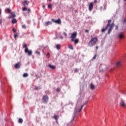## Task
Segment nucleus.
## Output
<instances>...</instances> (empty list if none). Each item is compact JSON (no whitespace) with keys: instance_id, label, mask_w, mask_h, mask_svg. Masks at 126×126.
Wrapping results in <instances>:
<instances>
[{"instance_id":"1","label":"nucleus","mask_w":126,"mask_h":126,"mask_svg":"<svg viewBox=\"0 0 126 126\" xmlns=\"http://www.w3.org/2000/svg\"><path fill=\"white\" fill-rule=\"evenodd\" d=\"M97 42H98V38L96 37H92L91 40L89 42V47H94V46L96 45V43H97Z\"/></svg>"},{"instance_id":"2","label":"nucleus","mask_w":126,"mask_h":126,"mask_svg":"<svg viewBox=\"0 0 126 126\" xmlns=\"http://www.w3.org/2000/svg\"><path fill=\"white\" fill-rule=\"evenodd\" d=\"M111 22H112V20H109L108 24H109V29L108 32V34H110L111 33V32H112V30H113V29L114 28V27L115 26V24H114L113 23L111 25H110V23Z\"/></svg>"},{"instance_id":"3","label":"nucleus","mask_w":126,"mask_h":126,"mask_svg":"<svg viewBox=\"0 0 126 126\" xmlns=\"http://www.w3.org/2000/svg\"><path fill=\"white\" fill-rule=\"evenodd\" d=\"M25 54H28V56H32V50H29V49L26 48L25 49Z\"/></svg>"},{"instance_id":"4","label":"nucleus","mask_w":126,"mask_h":126,"mask_svg":"<svg viewBox=\"0 0 126 126\" xmlns=\"http://www.w3.org/2000/svg\"><path fill=\"white\" fill-rule=\"evenodd\" d=\"M117 36L118 39H124L125 38V34L123 32H120L117 34Z\"/></svg>"},{"instance_id":"5","label":"nucleus","mask_w":126,"mask_h":126,"mask_svg":"<svg viewBox=\"0 0 126 126\" xmlns=\"http://www.w3.org/2000/svg\"><path fill=\"white\" fill-rule=\"evenodd\" d=\"M120 105L121 107H123L124 108H126V101H125L124 99H121Z\"/></svg>"},{"instance_id":"6","label":"nucleus","mask_w":126,"mask_h":126,"mask_svg":"<svg viewBox=\"0 0 126 126\" xmlns=\"http://www.w3.org/2000/svg\"><path fill=\"white\" fill-rule=\"evenodd\" d=\"M77 36V32H74L71 34V36L70 38H71V39H75V38H76Z\"/></svg>"},{"instance_id":"7","label":"nucleus","mask_w":126,"mask_h":126,"mask_svg":"<svg viewBox=\"0 0 126 126\" xmlns=\"http://www.w3.org/2000/svg\"><path fill=\"white\" fill-rule=\"evenodd\" d=\"M52 23L51 21L44 22L43 25L44 26L47 27L48 25H52Z\"/></svg>"},{"instance_id":"8","label":"nucleus","mask_w":126,"mask_h":126,"mask_svg":"<svg viewBox=\"0 0 126 126\" xmlns=\"http://www.w3.org/2000/svg\"><path fill=\"white\" fill-rule=\"evenodd\" d=\"M52 21H53V22H54L55 23H57V24H61V23H62V21L60 19L57 20L52 19Z\"/></svg>"},{"instance_id":"9","label":"nucleus","mask_w":126,"mask_h":126,"mask_svg":"<svg viewBox=\"0 0 126 126\" xmlns=\"http://www.w3.org/2000/svg\"><path fill=\"white\" fill-rule=\"evenodd\" d=\"M43 100L44 101V103H47L48 102V100H49V98L47 95H44L43 97Z\"/></svg>"},{"instance_id":"10","label":"nucleus","mask_w":126,"mask_h":126,"mask_svg":"<svg viewBox=\"0 0 126 126\" xmlns=\"http://www.w3.org/2000/svg\"><path fill=\"white\" fill-rule=\"evenodd\" d=\"M92 9H93V2L90 3L89 6V10L91 11Z\"/></svg>"},{"instance_id":"11","label":"nucleus","mask_w":126,"mask_h":126,"mask_svg":"<svg viewBox=\"0 0 126 126\" xmlns=\"http://www.w3.org/2000/svg\"><path fill=\"white\" fill-rule=\"evenodd\" d=\"M83 107H84V105H82L80 109H78V108H76L75 109V113H77L78 112H81V110H82V108H83Z\"/></svg>"},{"instance_id":"12","label":"nucleus","mask_w":126,"mask_h":126,"mask_svg":"<svg viewBox=\"0 0 126 126\" xmlns=\"http://www.w3.org/2000/svg\"><path fill=\"white\" fill-rule=\"evenodd\" d=\"M71 42H74V44H78V42H79V40L78 39H71Z\"/></svg>"},{"instance_id":"13","label":"nucleus","mask_w":126,"mask_h":126,"mask_svg":"<svg viewBox=\"0 0 126 126\" xmlns=\"http://www.w3.org/2000/svg\"><path fill=\"white\" fill-rule=\"evenodd\" d=\"M23 5H24V6H26L27 5L29 4V1L27 0H25L23 3Z\"/></svg>"},{"instance_id":"14","label":"nucleus","mask_w":126,"mask_h":126,"mask_svg":"<svg viewBox=\"0 0 126 126\" xmlns=\"http://www.w3.org/2000/svg\"><path fill=\"white\" fill-rule=\"evenodd\" d=\"M108 27H109V24H107V25L106 26V27H105V29H102L101 30V32H105V31H106V30H107V29H108Z\"/></svg>"},{"instance_id":"15","label":"nucleus","mask_w":126,"mask_h":126,"mask_svg":"<svg viewBox=\"0 0 126 126\" xmlns=\"http://www.w3.org/2000/svg\"><path fill=\"white\" fill-rule=\"evenodd\" d=\"M15 67L16 68H20V63H16Z\"/></svg>"},{"instance_id":"16","label":"nucleus","mask_w":126,"mask_h":126,"mask_svg":"<svg viewBox=\"0 0 126 126\" xmlns=\"http://www.w3.org/2000/svg\"><path fill=\"white\" fill-rule=\"evenodd\" d=\"M49 67L51 68V69H55V68H56V66L53 65L52 64H49Z\"/></svg>"},{"instance_id":"17","label":"nucleus","mask_w":126,"mask_h":126,"mask_svg":"<svg viewBox=\"0 0 126 126\" xmlns=\"http://www.w3.org/2000/svg\"><path fill=\"white\" fill-rule=\"evenodd\" d=\"M121 63L120 62H118L116 63V65L117 67H119V66H121Z\"/></svg>"},{"instance_id":"18","label":"nucleus","mask_w":126,"mask_h":126,"mask_svg":"<svg viewBox=\"0 0 126 126\" xmlns=\"http://www.w3.org/2000/svg\"><path fill=\"white\" fill-rule=\"evenodd\" d=\"M56 48L57 50H60L61 49V45L60 44H57L56 46Z\"/></svg>"},{"instance_id":"19","label":"nucleus","mask_w":126,"mask_h":126,"mask_svg":"<svg viewBox=\"0 0 126 126\" xmlns=\"http://www.w3.org/2000/svg\"><path fill=\"white\" fill-rule=\"evenodd\" d=\"M68 48L69 49H70V50H73V47L71 44H69L68 45Z\"/></svg>"},{"instance_id":"20","label":"nucleus","mask_w":126,"mask_h":126,"mask_svg":"<svg viewBox=\"0 0 126 126\" xmlns=\"http://www.w3.org/2000/svg\"><path fill=\"white\" fill-rule=\"evenodd\" d=\"M94 88H95V86L93 84H91V89L93 90V89H94Z\"/></svg>"},{"instance_id":"21","label":"nucleus","mask_w":126,"mask_h":126,"mask_svg":"<svg viewBox=\"0 0 126 126\" xmlns=\"http://www.w3.org/2000/svg\"><path fill=\"white\" fill-rule=\"evenodd\" d=\"M11 17H15V14L14 13H12L11 16L9 17V18H11Z\"/></svg>"},{"instance_id":"22","label":"nucleus","mask_w":126,"mask_h":126,"mask_svg":"<svg viewBox=\"0 0 126 126\" xmlns=\"http://www.w3.org/2000/svg\"><path fill=\"white\" fill-rule=\"evenodd\" d=\"M18 122H19L20 124H22V123L23 122V120H22V119L20 118V119H19Z\"/></svg>"},{"instance_id":"23","label":"nucleus","mask_w":126,"mask_h":126,"mask_svg":"<svg viewBox=\"0 0 126 126\" xmlns=\"http://www.w3.org/2000/svg\"><path fill=\"white\" fill-rule=\"evenodd\" d=\"M12 23L14 24V23H16V19L13 18L12 21Z\"/></svg>"},{"instance_id":"24","label":"nucleus","mask_w":126,"mask_h":126,"mask_svg":"<svg viewBox=\"0 0 126 126\" xmlns=\"http://www.w3.org/2000/svg\"><path fill=\"white\" fill-rule=\"evenodd\" d=\"M54 118L55 120H58V119H59V115H54Z\"/></svg>"},{"instance_id":"25","label":"nucleus","mask_w":126,"mask_h":126,"mask_svg":"<svg viewBox=\"0 0 126 126\" xmlns=\"http://www.w3.org/2000/svg\"><path fill=\"white\" fill-rule=\"evenodd\" d=\"M22 10H23V11H26V10H27V7H26L25 6L23 7Z\"/></svg>"},{"instance_id":"26","label":"nucleus","mask_w":126,"mask_h":126,"mask_svg":"<svg viewBox=\"0 0 126 126\" xmlns=\"http://www.w3.org/2000/svg\"><path fill=\"white\" fill-rule=\"evenodd\" d=\"M23 77H27L28 76V74L25 73L23 75Z\"/></svg>"},{"instance_id":"27","label":"nucleus","mask_w":126,"mask_h":126,"mask_svg":"<svg viewBox=\"0 0 126 126\" xmlns=\"http://www.w3.org/2000/svg\"><path fill=\"white\" fill-rule=\"evenodd\" d=\"M52 6H53V4H49L48 5V8H51Z\"/></svg>"},{"instance_id":"28","label":"nucleus","mask_w":126,"mask_h":126,"mask_svg":"<svg viewBox=\"0 0 126 126\" xmlns=\"http://www.w3.org/2000/svg\"><path fill=\"white\" fill-rule=\"evenodd\" d=\"M23 48H25V49H28V48H27V44H24V45H23Z\"/></svg>"},{"instance_id":"29","label":"nucleus","mask_w":126,"mask_h":126,"mask_svg":"<svg viewBox=\"0 0 126 126\" xmlns=\"http://www.w3.org/2000/svg\"><path fill=\"white\" fill-rule=\"evenodd\" d=\"M22 28H24V29H26V25H23L22 26Z\"/></svg>"},{"instance_id":"30","label":"nucleus","mask_w":126,"mask_h":126,"mask_svg":"<svg viewBox=\"0 0 126 126\" xmlns=\"http://www.w3.org/2000/svg\"><path fill=\"white\" fill-rule=\"evenodd\" d=\"M63 35H64L65 37H66L67 36V33L66 32H63Z\"/></svg>"},{"instance_id":"31","label":"nucleus","mask_w":126,"mask_h":126,"mask_svg":"<svg viewBox=\"0 0 126 126\" xmlns=\"http://www.w3.org/2000/svg\"><path fill=\"white\" fill-rule=\"evenodd\" d=\"M78 71H79V69L77 68L75 69V72H78Z\"/></svg>"},{"instance_id":"32","label":"nucleus","mask_w":126,"mask_h":126,"mask_svg":"<svg viewBox=\"0 0 126 126\" xmlns=\"http://www.w3.org/2000/svg\"><path fill=\"white\" fill-rule=\"evenodd\" d=\"M96 58H97V55H95L94 57H93V59L94 60H96Z\"/></svg>"},{"instance_id":"33","label":"nucleus","mask_w":126,"mask_h":126,"mask_svg":"<svg viewBox=\"0 0 126 126\" xmlns=\"http://www.w3.org/2000/svg\"><path fill=\"white\" fill-rule=\"evenodd\" d=\"M123 23L125 24H126V18H125L124 20H123Z\"/></svg>"},{"instance_id":"34","label":"nucleus","mask_w":126,"mask_h":126,"mask_svg":"<svg viewBox=\"0 0 126 126\" xmlns=\"http://www.w3.org/2000/svg\"><path fill=\"white\" fill-rule=\"evenodd\" d=\"M56 91H57V92H60V91H61V89H60V88H57Z\"/></svg>"},{"instance_id":"35","label":"nucleus","mask_w":126,"mask_h":126,"mask_svg":"<svg viewBox=\"0 0 126 126\" xmlns=\"http://www.w3.org/2000/svg\"><path fill=\"white\" fill-rule=\"evenodd\" d=\"M46 57L47 58H50V53H47Z\"/></svg>"},{"instance_id":"36","label":"nucleus","mask_w":126,"mask_h":126,"mask_svg":"<svg viewBox=\"0 0 126 126\" xmlns=\"http://www.w3.org/2000/svg\"><path fill=\"white\" fill-rule=\"evenodd\" d=\"M6 11H7L8 12H10V9H6Z\"/></svg>"},{"instance_id":"37","label":"nucleus","mask_w":126,"mask_h":126,"mask_svg":"<svg viewBox=\"0 0 126 126\" xmlns=\"http://www.w3.org/2000/svg\"><path fill=\"white\" fill-rule=\"evenodd\" d=\"M115 29H116V30H118V29H119V27H118V26H115Z\"/></svg>"},{"instance_id":"38","label":"nucleus","mask_w":126,"mask_h":126,"mask_svg":"<svg viewBox=\"0 0 126 126\" xmlns=\"http://www.w3.org/2000/svg\"><path fill=\"white\" fill-rule=\"evenodd\" d=\"M18 36V35L17 34H15L14 37L15 38H17Z\"/></svg>"},{"instance_id":"39","label":"nucleus","mask_w":126,"mask_h":126,"mask_svg":"<svg viewBox=\"0 0 126 126\" xmlns=\"http://www.w3.org/2000/svg\"><path fill=\"white\" fill-rule=\"evenodd\" d=\"M2 21H1V19H0V25H1Z\"/></svg>"},{"instance_id":"40","label":"nucleus","mask_w":126,"mask_h":126,"mask_svg":"<svg viewBox=\"0 0 126 126\" xmlns=\"http://www.w3.org/2000/svg\"><path fill=\"white\" fill-rule=\"evenodd\" d=\"M60 38V39H63V36H61Z\"/></svg>"},{"instance_id":"41","label":"nucleus","mask_w":126,"mask_h":126,"mask_svg":"<svg viewBox=\"0 0 126 126\" xmlns=\"http://www.w3.org/2000/svg\"><path fill=\"white\" fill-rule=\"evenodd\" d=\"M13 32H16V30L15 29H13Z\"/></svg>"},{"instance_id":"42","label":"nucleus","mask_w":126,"mask_h":126,"mask_svg":"<svg viewBox=\"0 0 126 126\" xmlns=\"http://www.w3.org/2000/svg\"><path fill=\"white\" fill-rule=\"evenodd\" d=\"M36 54H37L38 55H40V52H38V51H36Z\"/></svg>"},{"instance_id":"43","label":"nucleus","mask_w":126,"mask_h":126,"mask_svg":"<svg viewBox=\"0 0 126 126\" xmlns=\"http://www.w3.org/2000/svg\"><path fill=\"white\" fill-rule=\"evenodd\" d=\"M96 2H97V0H94V3H96Z\"/></svg>"},{"instance_id":"44","label":"nucleus","mask_w":126,"mask_h":126,"mask_svg":"<svg viewBox=\"0 0 126 126\" xmlns=\"http://www.w3.org/2000/svg\"><path fill=\"white\" fill-rule=\"evenodd\" d=\"M28 10L29 12H30V11H31V10L30 9H28Z\"/></svg>"},{"instance_id":"45","label":"nucleus","mask_w":126,"mask_h":126,"mask_svg":"<svg viewBox=\"0 0 126 126\" xmlns=\"http://www.w3.org/2000/svg\"><path fill=\"white\" fill-rule=\"evenodd\" d=\"M1 14V9H0V15Z\"/></svg>"},{"instance_id":"46","label":"nucleus","mask_w":126,"mask_h":126,"mask_svg":"<svg viewBox=\"0 0 126 126\" xmlns=\"http://www.w3.org/2000/svg\"><path fill=\"white\" fill-rule=\"evenodd\" d=\"M35 89H36V90H38V89H39V88L36 87V88H35Z\"/></svg>"},{"instance_id":"47","label":"nucleus","mask_w":126,"mask_h":126,"mask_svg":"<svg viewBox=\"0 0 126 126\" xmlns=\"http://www.w3.org/2000/svg\"><path fill=\"white\" fill-rule=\"evenodd\" d=\"M42 7L43 8H45V5H43Z\"/></svg>"},{"instance_id":"48","label":"nucleus","mask_w":126,"mask_h":126,"mask_svg":"<svg viewBox=\"0 0 126 126\" xmlns=\"http://www.w3.org/2000/svg\"><path fill=\"white\" fill-rule=\"evenodd\" d=\"M85 32H89V31L87 30L85 31Z\"/></svg>"},{"instance_id":"49","label":"nucleus","mask_w":126,"mask_h":126,"mask_svg":"<svg viewBox=\"0 0 126 126\" xmlns=\"http://www.w3.org/2000/svg\"><path fill=\"white\" fill-rule=\"evenodd\" d=\"M107 68H108V67H107L105 69L103 70V71H105V70H106Z\"/></svg>"},{"instance_id":"50","label":"nucleus","mask_w":126,"mask_h":126,"mask_svg":"<svg viewBox=\"0 0 126 126\" xmlns=\"http://www.w3.org/2000/svg\"><path fill=\"white\" fill-rule=\"evenodd\" d=\"M98 48H99V47H98V46H96V50L98 49Z\"/></svg>"},{"instance_id":"51","label":"nucleus","mask_w":126,"mask_h":126,"mask_svg":"<svg viewBox=\"0 0 126 126\" xmlns=\"http://www.w3.org/2000/svg\"><path fill=\"white\" fill-rule=\"evenodd\" d=\"M49 0V1H52V0Z\"/></svg>"},{"instance_id":"52","label":"nucleus","mask_w":126,"mask_h":126,"mask_svg":"<svg viewBox=\"0 0 126 126\" xmlns=\"http://www.w3.org/2000/svg\"><path fill=\"white\" fill-rule=\"evenodd\" d=\"M124 0L126 1V0Z\"/></svg>"}]
</instances>
